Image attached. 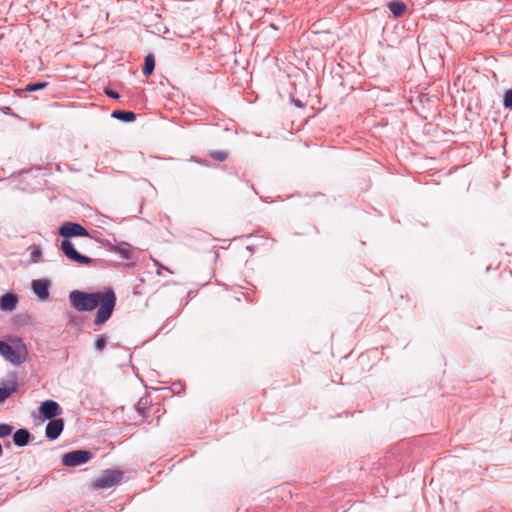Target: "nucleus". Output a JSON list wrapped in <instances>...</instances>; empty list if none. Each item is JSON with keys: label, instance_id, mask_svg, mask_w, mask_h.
I'll return each instance as SVG.
<instances>
[{"label": "nucleus", "instance_id": "19", "mask_svg": "<svg viewBox=\"0 0 512 512\" xmlns=\"http://www.w3.org/2000/svg\"><path fill=\"white\" fill-rule=\"evenodd\" d=\"M503 105L505 108L512 111V89H509L504 94Z\"/></svg>", "mask_w": 512, "mask_h": 512}, {"label": "nucleus", "instance_id": "8", "mask_svg": "<svg viewBox=\"0 0 512 512\" xmlns=\"http://www.w3.org/2000/svg\"><path fill=\"white\" fill-rule=\"evenodd\" d=\"M64 429V420L62 418L52 419L46 426L45 436L49 440H56Z\"/></svg>", "mask_w": 512, "mask_h": 512}, {"label": "nucleus", "instance_id": "22", "mask_svg": "<svg viewBox=\"0 0 512 512\" xmlns=\"http://www.w3.org/2000/svg\"><path fill=\"white\" fill-rule=\"evenodd\" d=\"M155 264L159 267V269H165L160 263H158L157 261H155Z\"/></svg>", "mask_w": 512, "mask_h": 512}, {"label": "nucleus", "instance_id": "12", "mask_svg": "<svg viewBox=\"0 0 512 512\" xmlns=\"http://www.w3.org/2000/svg\"><path fill=\"white\" fill-rule=\"evenodd\" d=\"M18 303V297L16 294L7 293L0 298V309L5 311H11L15 309Z\"/></svg>", "mask_w": 512, "mask_h": 512}, {"label": "nucleus", "instance_id": "3", "mask_svg": "<svg viewBox=\"0 0 512 512\" xmlns=\"http://www.w3.org/2000/svg\"><path fill=\"white\" fill-rule=\"evenodd\" d=\"M13 343L15 344L14 347L7 342L0 340V355L10 363L20 365L25 362L27 357L26 345L20 338H15Z\"/></svg>", "mask_w": 512, "mask_h": 512}, {"label": "nucleus", "instance_id": "6", "mask_svg": "<svg viewBox=\"0 0 512 512\" xmlns=\"http://www.w3.org/2000/svg\"><path fill=\"white\" fill-rule=\"evenodd\" d=\"M105 246L109 252L118 254L124 260H131L133 258V254L131 252L132 246L128 242L121 241L119 243L112 244L108 241Z\"/></svg>", "mask_w": 512, "mask_h": 512}, {"label": "nucleus", "instance_id": "5", "mask_svg": "<svg viewBox=\"0 0 512 512\" xmlns=\"http://www.w3.org/2000/svg\"><path fill=\"white\" fill-rule=\"evenodd\" d=\"M92 458L93 453L89 450H74L63 455L62 464L67 467H76L87 463Z\"/></svg>", "mask_w": 512, "mask_h": 512}, {"label": "nucleus", "instance_id": "15", "mask_svg": "<svg viewBox=\"0 0 512 512\" xmlns=\"http://www.w3.org/2000/svg\"><path fill=\"white\" fill-rule=\"evenodd\" d=\"M406 5L401 1H392L389 3V10L395 17H400L404 13Z\"/></svg>", "mask_w": 512, "mask_h": 512}, {"label": "nucleus", "instance_id": "16", "mask_svg": "<svg viewBox=\"0 0 512 512\" xmlns=\"http://www.w3.org/2000/svg\"><path fill=\"white\" fill-rule=\"evenodd\" d=\"M106 345H107V338H106V336L103 335V334L97 335L96 340L94 342V348L97 351H102V350L105 349Z\"/></svg>", "mask_w": 512, "mask_h": 512}, {"label": "nucleus", "instance_id": "4", "mask_svg": "<svg viewBox=\"0 0 512 512\" xmlns=\"http://www.w3.org/2000/svg\"><path fill=\"white\" fill-rule=\"evenodd\" d=\"M123 473L119 470L106 469L101 472L94 482V486L99 489H108L121 482Z\"/></svg>", "mask_w": 512, "mask_h": 512}, {"label": "nucleus", "instance_id": "17", "mask_svg": "<svg viewBox=\"0 0 512 512\" xmlns=\"http://www.w3.org/2000/svg\"><path fill=\"white\" fill-rule=\"evenodd\" d=\"M13 431V427L7 423L0 424V439L8 437Z\"/></svg>", "mask_w": 512, "mask_h": 512}, {"label": "nucleus", "instance_id": "1", "mask_svg": "<svg viewBox=\"0 0 512 512\" xmlns=\"http://www.w3.org/2000/svg\"><path fill=\"white\" fill-rule=\"evenodd\" d=\"M69 300L73 308L80 312L92 311L99 306L94 319L95 325H101L108 321L116 305L115 292L110 288L104 292L92 293L74 290L70 292Z\"/></svg>", "mask_w": 512, "mask_h": 512}, {"label": "nucleus", "instance_id": "7", "mask_svg": "<svg viewBox=\"0 0 512 512\" xmlns=\"http://www.w3.org/2000/svg\"><path fill=\"white\" fill-rule=\"evenodd\" d=\"M39 413L45 418L52 420L62 413L60 405L54 400H46L39 406Z\"/></svg>", "mask_w": 512, "mask_h": 512}, {"label": "nucleus", "instance_id": "9", "mask_svg": "<svg viewBox=\"0 0 512 512\" xmlns=\"http://www.w3.org/2000/svg\"><path fill=\"white\" fill-rule=\"evenodd\" d=\"M17 388L18 381L16 375H14L13 379L3 381L2 386H0V402L6 401Z\"/></svg>", "mask_w": 512, "mask_h": 512}, {"label": "nucleus", "instance_id": "18", "mask_svg": "<svg viewBox=\"0 0 512 512\" xmlns=\"http://www.w3.org/2000/svg\"><path fill=\"white\" fill-rule=\"evenodd\" d=\"M48 85L47 82H36L32 84H28L25 88L26 91L34 92L41 89H44Z\"/></svg>", "mask_w": 512, "mask_h": 512}, {"label": "nucleus", "instance_id": "14", "mask_svg": "<svg viewBox=\"0 0 512 512\" xmlns=\"http://www.w3.org/2000/svg\"><path fill=\"white\" fill-rule=\"evenodd\" d=\"M155 69V59L153 54H148L144 58L143 74L150 76Z\"/></svg>", "mask_w": 512, "mask_h": 512}, {"label": "nucleus", "instance_id": "21", "mask_svg": "<svg viewBox=\"0 0 512 512\" xmlns=\"http://www.w3.org/2000/svg\"><path fill=\"white\" fill-rule=\"evenodd\" d=\"M104 93H105L108 97H110V98H112V99H119V98H120L119 93H118V92H116V91H114V90H112V89H110V88H105V89H104Z\"/></svg>", "mask_w": 512, "mask_h": 512}, {"label": "nucleus", "instance_id": "13", "mask_svg": "<svg viewBox=\"0 0 512 512\" xmlns=\"http://www.w3.org/2000/svg\"><path fill=\"white\" fill-rule=\"evenodd\" d=\"M111 116L125 123L133 122L136 119L134 112L126 110H115L112 112Z\"/></svg>", "mask_w": 512, "mask_h": 512}, {"label": "nucleus", "instance_id": "2", "mask_svg": "<svg viewBox=\"0 0 512 512\" xmlns=\"http://www.w3.org/2000/svg\"><path fill=\"white\" fill-rule=\"evenodd\" d=\"M59 234L64 238L61 243V251L71 261L82 265H92L96 260L80 254L69 240L72 237H89L88 230L79 223L66 222L59 228Z\"/></svg>", "mask_w": 512, "mask_h": 512}, {"label": "nucleus", "instance_id": "10", "mask_svg": "<svg viewBox=\"0 0 512 512\" xmlns=\"http://www.w3.org/2000/svg\"><path fill=\"white\" fill-rule=\"evenodd\" d=\"M33 292L40 299H47L49 297V282L43 279L33 280L32 282Z\"/></svg>", "mask_w": 512, "mask_h": 512}, {"label": "nucleus", "instance_id": "20", "mask_svg": "<svg viewBox=\"0 0 512 512\" xmlns=\"http://www.w3.org/2000/svg\"><path fill=\"white\" fill-rule=\"evenodd\" d=\"M210 156L217 161H225L228 157V154L224 151H213L210 153Z\"/></svg>", "mask_w": 512, "mask_h": 512}, {"label": "nucleus", "instance_id": "11", "mask_svg": "<svg viewBox=\"0 0 512 512\" xmlns=\"http://www.w3.org/2000/svg\"><path fill=\"white\" fill-rule=\"evenodd\" d=\"M30 438L31 434L25 428H20L13 434V442L18 447L27 446L29 444Z\"/></svg>", "mask_w": 512, "mask_h": 512}]
</instances>
